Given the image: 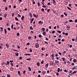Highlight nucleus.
Listing matches in <instances>:
<instances>
[{
    "label": "nucleus",
    "instance_id": "10",
    "mask_svg": "<svg viewBox=\"0 0 77 77\" xmlns=\"http://www.w3.org/2000/svg\"><path fill=\"white\" fill-rule=\"evenodd\" d=\"M15 54L16 56H19V53H15Z\"/></svg>",
    "mask_w": 77,
    "mask_h": 77
},
{
    "label": "nucleus",
    "instance_id": "15",
    "mask_svg": "<svg viewBox=\"0 0 77 77\" xmlns=\"http://www.w3.org/2000/svg\"><path fill=\"white\" fill-rule=\"evenodd\" d=\"M7 63H6V65H9V61H7Z\"/></svg>",
    "mask_w": 77,
    "mask_h": 77
},
{
    "label": "nucleus",
    "instance_id": "59",
    "mask_svg": "<svg viewBox=\"0 0 77 77\" xmlns=\"http://www.w3.org/2000/svg\"><path fill=\"white\" fill-rule=\"evenodd\" d=\"M42 7L43 8H46V6H45V5H43V6H42Z\"/></svg>",
    "mask_w": 77,
    "mask_h": 77
},
{
    "label": "nucleus",
    "instance_id": "21",
    "mask_svg": "<svg viewBox=\"0 0 77 77\" xmlns=\"http://www.w3.org/2000/svg\"><path fill=\"white\" fill-rule=\"evenodd\" d=\"M64 14L65 15L66 17H67V15H68V14L66 13V12H64Z\"/></svg>",
    "mask_w": 77,
    "mask_h": 77
},
{
    "label": "nucleus",
    "instance_id": "32",
    "mask_svg": "<svg viewBox=\"0 0 77 77\" xmlns=\"http://www.w3.org/2000/svg\"><path fill=\"white\" fill-rule=\"evenodd\" d=\"M32 59L31 58H29V59H26V60H30Z\"/></svg>",
    "mask_w": 77,
    "mask_h": 77
},
{
    "label": "nucleus",
    "instance_id": "16",
    "mask_svg": "<svg viewBox=\"0 0 77 77\" xmlns=\"http://www.w3.org/2000/svg\"><path fill=\"white\" fill-rule=\"evenodd\" d=\"M36 65L38 66H39V65H40V64H39V62H38V63H37Z\"/></svg>",
    "mask_w": 77,
    "mask_h": 77
},
{
    "label": "nucleus",
    "instance_id": "36",
    "mask_svg": "<svg viewBox=\"0 0 77 77\" xmlns=\"http://www.w3.org/2000/svg\"><path fill=\"white\" fill-rule=\"evenodd\" d=\"M60 68H58L57 70V71L58 72H60Z\"/></svg>",
    "mask_w": 77,
    "mask_h": 77
},
{
    "label": "nucleus",
    "instance_id": "41",
    "mask_svg": "<svg viewBox=\"0 0 77 77\" xmlns=\"http://www.w3.org/2000/svg\"><path fill=\"white\" fill-rule=\"evenodd\" d=\"M14 62V61L13 60H10L9 61V62H11V63H12Z\"/></svg>",
    "mask_w": 77,
    "mask_h": 77
},
{
    "label": "nucleus",
    "instance_id": "9",
    "mask_svg": "<svg viewBox=\"0 0 77 77\" xmlns=\"http://www.w3.org/2000/svg\"><path fill=\"white\" fill-rule=\"evenodd\" d=\"M46 72V71H43L42 73L43 74V75H45V74Z\"/></svg>",
    "mask_w": 77,
    "mask_h": 77
},
{
    "label": "nucleus",
    "instance_id": "60",
    "mask_svg": "<svg viewBox=\"0 0 77 77\" xmlns=\"http://www.w3.org/2000/svg\"><path fill=\"white\" fill-rule=\"evenodd\" d=\"M8 30L9 31L10 30H11V28H8Z\"/></svg>",
    "mask_w": 77,
    "mask_h": 77
},
{
    "label": "nucleus",
    "instance_id": "42",
    "mask_svg": "<svg viewBox=\"0 0 77 77\" xmlns=\"http://www.w3.org/2000/svg\"><path fill=\"white\" fill-rule=\"evenodd\" d=\"M69 22H70L71 23L72 22V21H72V20H69Z\"/></svg>",
    "mask_w": 77,
    "mask_h": 77
},
{
    "label": "nucleus",
    "instance_id": "26",
    "mask_svg": "<svg viewBox=\"0 0 77 77\" xmlns=\"http://www.w3.org/2000/svg\"><path fill=\"white\" fill-rule=\"evenodd\" d=\"M15 20H16V21H18V20H19V19H18L17 17H15Z\"/></svg>",
    "mask_w": 77,
    "mask_h": 77
},
{
    "label": "nucleus",
    "instance_id": "2",
    "mask_svg": "<svg viewBox=\"0 0 77 77\" xmlns=\"http://www.w3.org/2000/svg\"><path fill=\"white\" fill-rule=\"evenodd\" d=\"M14 67H12V66H11L10 68V70L11 71H14Z\"/></svg>",
    "mask_w": 77,
    "mask_h": 77
},
{
    "label": "nucleus",
    "instance_id": "57",
    "mask_svg": "<svg viewBox=\"0 0 77 77\" xmlns=\"http://www.w3.org/2000/svg\"><path fill=\"white\" fill-rule=\"evenodd\" d=\"M7 77H11V76L9 74H7Z\"/></svg>",
    "mask_w": 77,
    "mask_h": 77
},
{
    "label": "nucleus",
    "instance_id": "19",
    "mask_svg": "<svg viewBox=\"0 0 77 77\" xmlns=\"http://www.w3.org/2000/svg\"><path fill=\"white\" fill-rule=\"evenodd\" d=\"M6 65V63L5 62H3L1 64L2 65Z\"/></svg>",
    "mask_w": 77,
    "mask_h": 77
},
{
    "label": "nucleus",
    "instance_id": "8",
    "mask_svg": "<svg viewBox=\"0 0 77 77\" xmlns=\"http://www.w3.org/2000/svg\"><path fill=\"white\" fill-rule=\"evenodd\" d=\"M5 45L6 47H7V48H8L9 47V46L8 45V44L7 43H6Z\"/></svg>",
    "mask_w": 77,
    "mask_h": 77
},
{
    "label": "nucleus",
    "instance_id": "40",
    "mask_svg": "<svg viewBox=\"0 0 77 77\" xmlns=\"http://www.w3.org/2000/svg\"><path fill=\"white\" fill-rule=\"evenodd\" d=\"M65 36H68V33L67 32H66L65 34Z\"/></svg>",
    "mask_w": 77,
    "mask_h": 77
},
{
    "label": "nucleus",
    "instance_id": "5",
    "mask_svg": "<svg viewBox=\"0 0 77 77\" xmlns=\"http://www.w3.org/2000/svg\"><path fill=\"white\" fill-rule=\"evenodd\" d=\"M53 2L54 5H56V1H55V0H53Z\"/></svg>",
    "mask_w": 77,
    "mask_h": 77
},
{
    "label": "nucleus",
    "instance_id": "24",
    "mask_svg": "<svg viewBox=\"0 0 77 77\" xmlns=\"http://www.w3.org/2000/svg\"><path fill=\"white\" fill-rule=\"evenodd\" d=\"M57 32L58 33H61V31H59V30H57Z\"/></svg>",
    "mask_w": 77,
    "mask_h": 77
},
{
    "label": "nucleus",
    "instance_id": "61",
    "mask_svg": "<svg viewBox=\"0 0 77 77\" xmlns=\"http://www.w3.org/2000/svg\"><path fill=\"white\" fill-rule=\"evenodd\" d=\"M17 36H20V33H19V32H18L17 34Z\"/></svg>",
    "mask_w": 77,
    "mask_h": 77
},
{
    "label": "nucleus",
    "instance_id": "35",
    "mask_svg": "<svg viewBox=\"0 0 77 77\" xmlns=\"http://www.w3.org/2000/svg\"><path fill=\"white\" fill-rule=\"evenodd\" d=\"M11 29H14V24H13L11 26Z\"/></svg>",
    "mask_w": 77,
    "mask_h": 77
},
{
    "label": "nucleus",
    "instance_id": "43",
    "mask_svg": "<svg viewBox=\"0 0 77 77\" xmlns=\"http://www.w3.org/2000/svg\"><path fill=\"white\" fill-rule=\"evenodd\" d=\"M50 9H48L47 10V12H48H48H50Z\"/></svg>",
    "mask_w": 77,
    "mask_h": 77
},
{
    "label": "nucleus",
    "instance_id": "7",
    "mask_svg": "<svg viewBox=\"0 0 77 77\" xmlns=\"http://www.w3.org/2000/svg\"><path fill=\"white\" fill-rule=\"evenodd\" d=\"M49 65V64L48 63H47V64H45V68H48Z\"/></svg>",
    "mask_w": 77,
    "mask_h": 77
},
{
    "label": "nucleus",
    "instance_id": "48",
    "mask_svg": "<svg viewBox=\"0 0 77 77\" xmlns=\"http://www.w3.org/2000/svg\"><path fill=\"white\" fill-rule=\"evenodd\" d=\"M68 23V22L66 21L65 22V25H66V24Z\"/></svg>",
    "mask_w": 77,
    "mask_h": 77
},
{
    "label": "nucleus",
    "instance_id": "1",
    "mask_svg": "<svg viewBox=\"0 0 77 77\" xmlns=\"http://www.w3.org/2000/svg\"><path fill=\"white\" fill-rule=\"evenodd\" d=\"M35 46L36 48H39V44L38 43H36L35 44Z\"/></svg>",
    "mask_w": 77,
    "mask_h": 77
},
{
    "label": "nucleus",
    "instance_id": "3",
    "mask_svg": "<svg viewBox=\"0 0 77 77\" xmlns=\"http://www.w3.org/2000/svg\"><path fill=\"white\" fill-rule=\"evenodd\" d=\"M55 63H56V64H55V65H57L58 63H59V61L57 60H55Z\"/></svg>",
    "mask_w": 77,
    "mask_h": 77
},
{
    "label": "nucleus",
    "instance_id": "23",
    "mask_svg": "<svg viewBox=\"0 0 77 77\" xmlns=\"http://www.w3.org/2000/svg\"><path fill=\"white\" fill-rule=\"evenodd\" d=\"M29 15H30V17L31 18H32V13H29Z\"/></svg>",
    "mask_w": 77,
    "mask_h": 77
},
{
    "label": "nucleus",
    "instance_id": "54",
    "mask_svg": "<svg viewBox=\"0 0 77 77\" xmlns=\"http://www.w3.org/2000/svg\"><path fill=\"white\" fill-rule=\"evenodd\" d=\"M13 8L14 9H15V8H16V6L15 5H14L13 6Z\"/></svg>",
    "mask_w": 77,
    "mask_h": 77
},
{
    "label": "nucleus",
    "instance_id": "47",
    "mask_svg": "<svg viewBox=\"0 0 77 77\" xmlns=\"http://www.w3.org/2000/svg\"><path fill=\"white\" fill-rule=\"evenodd\" d=\"M7 16V14H5L4 15V17H5V18H6Z\"/></svg>",
    "mask_w": 77,
    "mask_h": 77
},
{
    "label": "nucleus",
    "instance_id": "49",
    "mask_svg": "<svg viewBox=\"0 0 77 77\" xmlns=\"http://www.w3.org/2000/svg\"><path fill=\"white\" fill-rule=\"evenodd\" d=\"M38 6H40V4L39 3V2H38Z\"/></svg>",
    "mask_w": 77,
    "mask_h": 77
},
{
    "label": "nucleus",
    "instance_id": "28",
    "mask_svg": "<svg viewBox=\"0 0 77 77\" xmlns=\"http://www.w3.org/2000/svg\"><path fill=\"white\" fill-rule=\"evenodd\" d=\"M42 30L43 32H44L45 31V28H42Z\"/></svg>",
    "mask_w": 77,
    "mask_h": 77
},
{
    "label": "nucleus",
    "instance_id": "44",
    "mask_svg": "<svg viewBox=\"0 0 77 77\" xmlns=\"http://www.w3.org/2000/svg\"><path fill=\"white\" fill-rule=\"evenodd\" d=\"M41 3L42 4V5H44V2H41Z\"/></svg>",
    "mask_w": 77,
    "mask_h": 77
},
{
    "label": "nucleus",
    "instance_id": "27",
    "mask_svg": "<svg viewBox=\"0 0 77 77\" xmlns=\"http://www.w3.org/2000/svg\"><path fill=\"white\" fill-rule=\"evenodd\" d=\"M28 68H29V71H32V69H31V68L30 67H29Z\"/></svg>",
    "mask_w": 77,
    "mask_h": 77
},
{
    "label": "nucleus",
    "instance_id": "46",
    "mask_svg": "<svg viewBox=\"0 0 77 77\" xmlns=\"http://www.w3.org/2000/svg\"><path fill=\"white\" fill-rule=\"evenodd\" d=\"M30 52H32V49L31 48H30Z\"/></svg>",
    "mask_w": 77,
    "mask_h": 77
},
{
    "label": "nucleus",
    "instance_id": "39",
    "mask_svg": "<svg viewBox=\"0 0 77 77\" xmlns=\"http://www.w3.org/2000/svg\"><path fill=\"white\" fill-rule=\"evenodd\" d=\"M67 8L68 9H69V11H71V8H70L68 7H67Z\"/></svg>",
    "mask_w": 77,
    "mask_h": 77
},
{
    "label": "nucleus",
    "instance_id": "62",
    "mask_svg": "<svg viewBox=\"0 0 77 77\" xmlns=\"http://www.w3.org/2000/svg\"><path fill=\"white\" fill-rule=\"evenodd\" d=\"M75 23H77V19H75Z\"/></svg>",
    "mask_w": 77,
    "mask_h": 77
},
{
    "label": "nucleus",
    "instance_id": "55",
    "mask_svg": "<svg viewBox=\"0 0 77 77\" xmlns=\"http://www.w3.org/2000/svg\"><path fill=\"white\" fill-rule=\"evenodd\" d=\"M54 54H52L51 55V56H52V57H54Z\"/></svg>",
    "mask_w": 77,
    "mask_h": 77
},
{
    "label": "nucleus",
    "instance_id": "34",
    "mask_svg": "<svg viewBox=\"0 0 77 77\" xmlns=\"http://www.w3.org/2000/svg\"><path fill=\"white\" fill-rule=\"evenodd\" d=\"M20 26L22 28V29H23V26L22 25V23H21V24L20 25Z\"/></svg>",
    "mask_w": 77,
    "mask_h": 77
},
{
    "label": "nucleus",
    "instance_id": "33",
    "mask_svg": "<svg viewBox=\"0 0 77 77\" xmlns=\"http://www.w3.org/2000/svg\"><path fill=\"white\" fill-rule=\"evenodd\" d=\"M11 16H12L13 17H14V13H13L11 14Z\"/></svg>",
    "mask_w": 77,
    "mask_h": 77
},
{
    "label": "nucleus",
    "instance_id": "38",
    "mask_svg": "<svg viewBox=\"0 0 77 77\" xmlns=\"http://www.w3.org/2000/svg\"><path fill=\"white\" fill-rule=\"evenodd\" d=\"M26 70H24L23 72V73L24 74V75H25V73H26Z\"/></svg>",
    "mask_w": 77,
    "mask_h": 77
},
{
    "label": "nucleus",
    "instance_id": "17",
    "mask_svg": "<svg viewBox=\"0 0 77 77\" xmlns=\"http://www.w3.org/2000/svg\"><path fill=\"white\" fill-rule=\"evenodd\" d=\"M42 34L44 36H45V35H46V32H43Z\"/></svg>",
    "mask_w": 77,
    "mask_h": 77
},
{
    "label": "nucleus",
    "instance_id": "18",
    "mask_svg": "<svg viewBox=\"0 0 77 77\" xmlns=\"http://www.w3.org/2000/svg\"><path fill=\"white\" fill-rule=\"evenodd\" d=\"M18 74H19V75H20V76H21V74H20V71H18Z\"/></svg>",
    "mask_w": 77,
    "mask_h": 77
},
{
    "label": "nucleus",
    "instance_id": "64",
    "mask_svg": "<svg viewBox=\"0 0 77 77\" xmlns=\"http://www.w3.org/2000/svg\"><path fill=\"white\" fill-rule=\"evenodd\" d=\"M75 41L77 42V37H76V38L75 39Z\"/></svg>",
    "mask_w": 77,
    "mask_h": 77
},
{
    "label": "nucleus",
    "instance_id": "12",
    "mask_svg": "<svg viewBox=\"0 0 77 77\" xmlns=\"http://www.w3.org/2000/svg\"><path fill=\"white\" fill-rule=\"evenodd\" d=\"M77 72V71L75 70L72 73V74H75V73H76Z\"/></svg>",
    "mask_w": 77,
    "mask_h": 77
},
{
    "label": "nucleus",
    "instance_id": "25",
    "mask_svg": "<svg viewBox=\"0 0 77 77\" xmlns=\"http://www.w3.org/2000/svg\"><path fill=\"white\" fill-rule=\"evenodd\" d=\"M4 32L5 34H6V33H7V31H6V29H4Z\"/></svg>",
    "mask_w": 77,
    "mask_h": 77
},
{
    "label": "nucleus",
    "instance_id": "37",
    "mask_svg": "<svg viewBox=\"0 0 77 77\" xmlns=\"http://www.w3.org/2000/svg\"><path fill=\"white\" fill-rule=\"evenodd\" d=\"M39 38H42V35L41 34H39L38 35Z\"/></svg>",
    "mask_w": 77,
    "mask_h": 77
},
{
    "label": "nucleus",
    "instance_id": "4",
    "mask_svg": "<svg viewBox=\"0 0 77 77\" xmlns=\"http://www.w3.org/2000/svg\"><path fill=\"white\" fill-rule=\"evenodd\" d=\"M66 29H67V30H69V29H70V26L69 25H68L66 26Z\"/></svg>",
    "mask_w": 77,
    "mask_h": 77
},
{
    "label": "nucleus",
    "instance_id": "11",
    "mask_svg": "<svg viewBox=\"0 0 77 77\" xmlns=\"http://www.w3.org/2000/svg\"><path fill=\"white\" fill-rule=\"evenodd\" d=\"M75 67H76V66H74V67H73V68H72V70H74V69H77V68H76Z\"/></svg>",
    "mask_w": 77,
    "mask_h": 77
},
{
    "label": "nucleus",
    "instance_id": "52",
    "mask_svg": "<svg viewBox=\"0 0 77 77\" xmlns=\"http://www.w3.org/2000/svg\"><path fill=\"white\" fill-rule=\"evenodd\" d=\"M30 44V43L29 42H28L27 44H26V45H29Z\"/></svg>",
    "mask_w": 77,
    "mask_h": 77
},
{
    "label": "nucleus",
    "instance_id": "30",
    "mask_svg": "<svg viewBox=\"0 0 77 77\" xmlns=\"http://www.w3.org/2000/svg\"><path fill=\"white\" fill-rule=\"evenodd\" d=\"M76 59H74V60H73V62H74V63H75L76 62Z\"/></svg>",
    "mask_w": 77,
    "mask_h": 77
},
{
    "label": "nucleus",
    "instance_id": "20",
    "mask_svg": "<svg viewBox=\"0 0 77 77\" xmlns=\"http://www.w3.org/2000/svg\"><path fill=\"white\" fill-rule=\"evenodd\" d=\"M62 60L63 62H64L65 60V57H63L62 58Z\"/></svg>",
    "mask_w": 77,
    "mask_h": 77
},
{
    "label": "nucleus",
    "instance_id": "13",
    "mask_svg": "<svg viewBox=\"0 0 77 77\" xmlns=\"http://www.w3.org/2000/svg\"><path fill=\"white\" fill-rule=\"evenodd\" d=\"M38 23H39V24H43V22H42V21H41V20H40L38 22Z\"/></svg>",
    "mask_w": 77,
    "mask_h": 77
},
{
    "label": "nucleus",
    "instance_id": "22",
    "mask_svg": "<svg viewBox=\"0 0 77 77\" xmlns=\"http://www.w3.org/2000/svg\"><path fill=\"white\" fill-rule=\"evenodd\" d=\"M24 18V16H23L21 18V20H23Z\"/></svg>",
    "mask_w": 77,
    "mask_h": 77
},
{
    "label": "nucleus",
    "instance_id": "51",
    "mask_svg": "<svg viewBox=\"0 0 77 77\" xmlns=\"http://www.w3.org/2000/svg\"><path fill=\"white\" fill-rule=\"evenodd\" d=\"M20 26H18L17 28V30H18L20 29Z\"/></svg>",
    "mask_w": 77,
    "mask_h": 77
},
{
    "label": "nucleus",
    "instance_id": "14",
    "mask_svg": "<svg viewBox=\"0 0 77 77\" xmlns=\"http://www.w3.org/2000/svg\"><path fill=\"white\" fill-rule=\"evenodd\" d=\"M25 56H27H27H31V54H25Z\"/></svg>",
    "mask_w": 77,
    "mask_h": 77
},
{
    "label": "nucleus",
    "instance_id": "63",
    "mask_svg": "<svg viewBox=\"0 0 77 77\" xmlns=\"http://www.w3.org/2000/svg\"><path fill=\"white\" fill-rule=\"evenodd\" d=\"M49 29H51V26H49Z\"/></svg>",
    "mask_w": 77,
    "mask_h": 77
},
{
    "label": "nucleus",
    "instance_id": "31",
    "mask_svg": "<svg viewBox=\"0 0 77 77\" xmlns=\"http://www.w3.org/2000/svg\"><path fill=\"white\" fill-rule=\"evenodd\" d=\"M10 64H11V66H14V63H11Z\"/></svg>",
    "mask_w": 77,
    "mask_h": 77
},
{
    "label": "nucleus",
    "instance_id": "50",
    "mask_svg": "<svg viewBox=\"0 0 77 77\" xmlns=\"http://www.w3.org/2000/svg\"><path fill=\"white\" fill-rule=\"evenodd\" d=\"M55 33V31H52V33L54 34V33Z\"/></svg>",
    "mask_w": 77,
    "mask_h": 77
},
{
    "label": "nucleus",
    "instance_id": "29",
    "mask_svg": "<svg viewBox=\"0 0 77 77\" xmlns=\"http://www.w3.org/2000/svg\"><path fill=\"white\" fill-rule=\"evenodd\" d=\"M28 38L30 40V39H32V37L30 36H29L28 37Z\"/></svg>",
    "mask_w": 77,
    "mask_h": 77
},
{
    "label": "nucleus",
    "instance_id": "6",
    "mask_svg": "<svg viewBox=\"0 0 77 77\" xmlns=\"http://www.w3.org/2000/svg\"><path fill=\"white\" fill-rule=\"evenodd\" d=\"M33 15L34 17H35L36 18H38V14H37V15H36V14H34Z\"/></svg>",
    "mask_w": 77,
    "mask_h": 77
},
{
    "label": "nucleus",
    "instance_id": "58",
    "mask_svg": "<svg viewBox=\"0 0 77 77\" xmlns=\"http://www.w3.org/2000/svg\"><path fill=\"white\" fill-rule=\"evenodd\" d=\"M56 74L57 75V76H58L59 75V74L57 72L56 73Z\"/></svg>",
    "mask_w": 77,
    "mask_h": 77
},
{
    "label": "nucleus",
    "instance_id": "56",
    "mask_svg": "<svg viewBox=\"0 0 77 77\" xmlns=\"http://www.w3.org/2000/svg\"><path fill=\"white\" fill-rule=\"evenodd\" d=\"M64 71L66 72H68V71H66V69H65V70H64Z\"/></svg>",
    "mask_w": 77,
    "mask_h": 77
},
{
    "label": "nucleus",
    "instance_id": "45",
    "mask_svg": "<svg viewBox=\"0 0 77 77\" xmlns=\"http://www.w3.org/2000/svg\"><path fill=\"white\" fill-rule=\"evenodd\" d=\"M30 29H31L32 30H33V28H32V26H31L30 28Z\"/></svg>",
    "mask_w": 77,
    "mask_h": 77
},
{
    "label": "nucleus",
    "instance_id": "53",
    "mask_svg": "<svg viewBox=\"0 0 77 77\" xmlns=\"http://www.w3.org/2000/svg\"><path fill=\"white\" fill-rule=\"evenodd\" d=\"M66 51H64V53H63V54H65L66 53Z\"/></svg>",
    "mask_w": 77,
    "mask_h": 77
}]
</instances>
